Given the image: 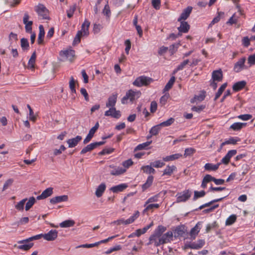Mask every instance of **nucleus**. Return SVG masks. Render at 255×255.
<instances>
[{"label": "nucleus", "mask_w": 255, "mask_h": 255, "mask_svg": "<svg viewBox=\"0 0 255 255\" xmlns=\"http://www.w3.org/2000/svg\"><path fill=\"white\" fill-rule=\"evenodd\" d=\"M251 40L250 39V38H249L248 37H247V36L244 37L242 40L243 45L245 47H248L250 44V41Z\"/></svg>", "instance_id": "nucleus-63"}, {"label": "nucleus", "mask_w": 255, "mask_h": 255, "mask_svg": "<svg viewBox=\"0 0 255 255\" xmlns=\"http://www.w3.org/2000/svg\"><path fill=\"white\" fill-rule=\"evenodd\" d=\"M166 227L159 225L154 230L153 233L150 236L149 238V242L147 245L153 244L155 247H158L161 245V236L166 231Z\"/></svg>", "instance_id": "nucleus-1"}, {"label": "nucleus", "mask_w": 255, "mask_h": 255, "mask_svg": "<svg viewBox=\"0 0 255 255\" xmlns=\"http://www.w3.org/2000/svg\"><path fill=\"white\" fill-rule=\"evenodd\" d=\"M174 121V119L172 118H170V119H168L167 121H164L163 122L159 124V126H160V127H168L170 126L173 123Z\"/></svg>", "instance_id": "nucleus-48"}, {"label": "nucleus", "mask_w": 255, "mask_h": 255, "mask_svg": "<svg viewBox=\"0 0 255 255\" xmlns=\"http://www.w3.org/2000/svg\"><path fill=\"white\" fill-rule=\"evenodd\" d=\"M151 142H152L151 141H146L145 142L138 144L135 148V150H139L145 149L148 146H149L151 144Z\"/></svg>", "instance_id": "nucleus-46"}, {"label": "nucleus", "mask_w": 255, "mask_h": 255, "mask_svg": "<svg viewBox=\"0 0 255 255\" xmlns=\"http://www.w3.org/2000/svg\"><path fill=\"white\" fill-rule=\"evenodd\" d=\"M175 77L174 76L171 77L170 78V80L167 82V83L166 84V85L164 88V91H167L169 89H170L172 88L174 83L175 82Z\"/></svg>", "instance_id": "nucleus-40"}, {"label": "nucleus", "mask_w": 255, "mask_h": 255, "mask_svg": "<svg viewBox=\"0 0 255 255\" xmlns=\"http://www.w3.org/2000/svg\"><path fill=\"white\" fill-rule=\"evenodd\" d=\"M105 143V141H99V142H95L91 143L88 145H87L86 147L83 148L81 151L80 153L81 154H84L87 152L90 151L93 149L96 148L99 146L102 145Z\"/></svg>", "instance_id": "nucleus-7"}, {"label": "nucleus", "mask_w": 255, "mask_h": 255, "mask_svg": "<svg viewBox=\"0 0 255 255\" xmlns=\"http://www.w3.org/2000/svg\"><path fill=\"white\" fill-rule=\"evenodd\" d=\"M76 5L75 4L70 6V8L67 10V16L69 18H71V17H72L73 13L76 10Z\"/></svg>", "instance_id": "nucleus-51"}, {"label": "nucleus", "mask_w": 255, "mask_h": 255, "mask_svg": "<svg viewBox=\"0 0 255 255\" xmlns=\"http://www.w3.org/2000/svg\"><path fill=\"white\" fill-rule=\"evenodd\" d=\"M186 231L187 230L185 226H178L176 227L173 232L174 237H183Z\"/></svg>", "instance_id": "nucleus-11"}, {"label": "nucleus", "mask_w": 255, "mask_h": 255, "mask_svg": "<svg viewBox=\"0 0 255 255\" xmlns=\"http://www.w3.org/2000/svg\"><path fill=\"white\" fill-rule=\"evenodd\" d=\"M224 13L222 11H220L218 12V15L213 18V19L211 22L209 24V26H212L213 25L219 22L221 19V16H223Z\"/></svg>", "instance_id": "nucleus-42"}, {"label": "nucleus", "mask_w": 255, "mask_h": 255, "mask_svg": "<svg viewBox=\"0 0 255 255\" xmlns=\"http://www.w3.org/2000/svg\"><path fill=\"white\" fill-rule=\"evenodd\" d=\"M160 238L161 245L170 242L172 240L173 232L168 231L164 234H162Z\"/></svg>", "instance_id": "nucleus-12"}, {"label": "nucleus", "mask_w": 255, "mask_h": 255, "mask_svg": "<svg viewBox=\"0 0 255 255\" xmlns=\"http://www.w3.org/2000/svg\"><path fill=\"white\" fill-rule=\"evenodd\" d=\"M53 193V188L51 187L48 188L44 190L41 195L37 197V200H42L47 198L51 196Z\"/></svg>", "instance_id": "nucleus-18"}, {"label": "nucleus", "mask_w": 255, "mask_h": 255, "mask_svg": "<svg viewBox=\"0 0 255 255\" xmlns=\"http://www.w3.org/2000/svg\"><path fill=\"white\" fill-rule=\"evenodd\" d=\"M161 129V127L160 126H159V124L157 125H156L154 127H153L150 130V133L151 134V135L150 137L152 135H155L158 134V132Z\"/></svg>", "instance_id": "nucleus-44"}, {"label": "nucleus", "mask_w": 255, "mask_h": 255, "mask_svg": "<svg viewBox=\"0 0 255 255\" xmlns=\"http://www.w3.org/2000/svg\"><path fill=\"white\" fill-rule=\"evenodd\" d=\"M82 138L81 136L77 135L74 138L68 139L67 142L68 144L69 147L73 148L76 146L78 142L81 140Z\"/></svg>", "instance_id": "nucleus-19"}, {"label": "nucleus", "mask_w": 255, "mask_h": 255, "mask_svg": "<svg viewBox=\"0 0 255 255\" xmlns=\"http://www.w3.org/2000/svg\"><path fill=\"white\" fill-rule=\"evenodd\" d=\"M106 186L105 183H102L100 184L96 189L95 195L97 197H100L102 196L103 193L106 190Z\"/></svg>", "instance_id": "nucleus-24"}, {"label": "nucleus", "mask_w": 255, "mask_h": 255, "mask_svg": "<svg viewBox=\"0 0 255 255\" xmlns=\"http://www.w3.org/2000/svg\"><path fill=\"white\" fill-rule=\"evenodd\" d=\"M192 10V6H188L184 9L181 13L180 17L178 18V21L185 20L189 16Z\"/></svg>", "instance_id": "nucleus-13"}, {"label": "nucleus", "mask_w": 255, "mask_h": 255, "mask_svg": "<svg viewBox=\"0 0 255 255\" xmlns=\"http://www.w3.org/2000/svg\"><path fill=\"white\" fill-rule=\"evenodd\" d=\"M103 13L106 15L107 17H110L111 15V10L110 9V6L108 4L105 5L104 8L103 10Z\"/></svg>", "instance_id": "nucleus-57"}, {"label": "nucleus", "mask_w": 255, "mask_h": 255, "mask_svg": "<svg viewBox=\"0 0 255 255\" xmlns=\"http://www.w3.org/2000/svg\"><path fill=\"white\" fill-rule=\"evenodd\" d=\"M237 220V216L235 214H232L230 216L226 221V225L230 226L233 224Z\"/></svg>", "instance_id": "nucleus-38"}, {"label": "nucleus", "mask_w": 255, "mask_h": 255, "mask_svg": "<svg viewBox=\"0 0 255 255\" xmlns=\"http://www.w3.org/2000/svg\"><path fill=\"white\" fill-rule=\"evenodd\" d=\"M201 225V224L200 222H198L197 224L193 228L191 229L189 233V235L191 239L194 240L196 238V236L198 234L200 231Z\"/></svg>", "instance_id": "nucleus-14"}, {"label": "nucleus", "mask_w": 255, "mask_h": 255, "mask_svg": "<svg viewBox=\"0 0 255 255\" xmlns=\"http://www.w3.org/2000/svg\"><path fill=\"white\" fill-rule=\"evenodd\" d=\"M157 105L155 101L151 102L150 104V112L154 113L157 110Z\"/></svg>", "instance_id": "nucleus-64"}, {"label": "nucleus", "mask_w": 255, "mask_h": 255, "mask_svg": "<svg viewBox=\"0 0 255 255\" xmlns=\"http://www.w3.org/2000/svg\"><path fill=\"white\" fill-rule=\"evenodd\" d=\"M223 74L221 70H216L212 73V79L214 81L220 82L222 81Z\"/></svg>", "instance_id": "nucleus-25"}, {"label": "nucleus", "mask_w": 255, "mask_h": 255, "mask_svg": "<svg viewBox=\"0 0 255 255\" xmlns=\"http://www.w3.org/2000/svg\"><path fill=\"white\" fill-rule=\"evenodd\" d=\"M182 156V155L180 153H176L163 157V160L164 161H173L179 158Z\"/></svg>", "instance_id": "nucleus-31"}, {"label": "nucleus", "mask_w": 255, "mask_h": 255, "mask_svg": "<svg viewBox=\"0 0 255 255\" xmlns=\"http://www.w3.org/2000/svg\"><path fill=\"white\" fill-rule=\"evenodd\" d=\"M99 127V124L97 122L96 123L95 126L90 129L88 135L83 140V143L84 144H86L90 141Z\"/></svg>", "instance_id": "nucleus-8"}, {"label": "nucleus", "mask_w": 255, "mask_h": 255, "mask_svg": "<svg viewBox=\"0 0 255 255\" xmlns=\"http://www.w3.org/2000/svg\"><path fill=\"white\" fill-rule=\"evenodd\" d=\"M122 249L121 246L120 245H117L114 247L111 248L108 250H107L105 253L107 255L112 253L114 251H119Z\"/></svg>", "instance_id": "nucleus-58"}, {"label": "nucleus", "mask_w": 255, "mask_h": 255, "mask_svg": "<svg viewBox=\"0 0 255 255\" xmlns=\"http://www.w3.org/2000/svg\"><path fill=\"white\" fill-rule=\"evenodd\" d=\"M248 63L250 66L255 64V53L249 56L248 57Z\"/></svg>", "instance_id": "nucleus-62"}, {"label": "nucleus", "mask_w": 255, "mask_h": 255, "mask_svg": "<svg viewBox=\"0 0 255 255\" xmlns=\"http://www.w3.org/2000/svg\"><path fill=\"white\" fill-rule=\"evenodd\" d=\"M191 192L189 190H185L176 194V202H185L190 198Z\"/></svg>", "instance_id": "nucleus-6"}, {"label": "nucleus", "mask_w": 255, "mask_h": 255, "mask_svg": "<svg viewBox=\"0 0 255 255\" xmlns=\"http://www.w3.org/2000/svg\"><path fill=\"white\" fill-rule=\"evenodd\" d=\"M194 193V195L193 199L194 201L199 198L204 197L206 194L205 192L203 190L201 191H195Z\"/></svg>", "instance_id": "nucleus-47"}, {"label": "nucleus", "mask_w": 255, "mask_h": 255, "mask_svg": "<svg viewBox=\"0 0 255 255\" xmlns=\"http://www.w3.org/2000/svg\"><path fill=\"white\" fill-rule=\"evenodd\" d=\"M205 97V92H203L199 95H195L193 98L191 99L190 102L191 103H194L196 101L201 102L204 100Z\"/></svg>", "instance_id": "nucleus-34"}, {"label": "nucleus", "mask_w": 255, "mask_h": 255, "mask_svg": "<svg viewBox=\"0 0 255 255\" xmlns=\"http://www.w3.org/2000/svg\"><path fill=\"white\" fill-rule=\"evenodd\" d=\"M58 236V232L56 230H51L46 234H42V238L48 241L55 240Z\"/></svg>", "instance_id": "nucleus-9"}, {"label": "nucleus", "mask_w": 255, "mask_h": 255, "mask_svg": "<svg viewBox=\"0 0 255 255\" xmlns=\"http://www.w3.org/2000/svg\"><path fill=\"white\" fill-rule=\"evenodd\" d=\"M176 169V167L174 165L169 166L167 165L166 168L163 170L162 176L168 175L170 176L172 173Z\"/></svg>", "instance_id": "nucleus-29"}, {"label": "nucleus", "mask_w": 255, "mask_h": 255, "mask_svg": "<svg viewBox=\"0 0 255 255\" xmlns=\"http://www.w3.org/2000/svg\"><path fill=\"white\" fill-rule=\"evenodd\" d=\"M27 200V198H24L17 203V204L15 205V208L19 211L23 210L24 209V204Z\"/></svg>", "instance_id": "nucleus-49"}, {"label": "nucleus", "mask_w": 255, "mask_h": 255, "mask_svg": "<svg viewBox=\"0 0 255 255\" xmlns=\"http://www.w3.org/2000/svg\"><path fill=\"white\" fill-rule=\"evenodd\" d=\"M140 96L141 92L140 91L129 90L126 92L125 96L122 99L121 102L123 104H127L128 100L130 102H133L135 100L138 99Z\"/></svg>", "instance_id": "nucleus-2"}, {"label": "nucleus", "mask_w": 255, "mask_h": 255, "mask_svg": "<svg viewBox=\"0 0 255 255\" xmlns=\"http://www.w3.org/2000/svg\"><path fill=\"white\" fill-rule=\"evenodd\" d=\"M34 9L39 16L41 17L42 19L48 20L50 19L48 16V10L43 4L39 3L35 6Z\"/></svg>", "instance_id": "nucleus-3"}, {"label": "nucleus", "mask_w": 255, "mask_h": 255, "mask_svg": "<svg viewBox=\"0 0 255 255\" xmlns=\"http://www.w3.org/2000/svg\"><path fill=\"white\" fill-rule=\"evenodd\" d=\"M68 197L67 195H64L62 196H56L52 198L50 200V202L52 204L60 203L62 202L67 201Z\"/></svg>", "instance_id": "nucleus-16"}, {"label": "nucleus", "mask_w": 255, "mask_h": 255, "mask_svg": "<svg viewBox=\"0 0 255 255\" xmlns=\"http://www.w3.org/2000/svg\"><path fill=\"white\" fill-rule=\"evenodd\" d=\"M33 246V243H30L28 244H24L22 245H19L18 246V249L22 250L24 251H28L31 249Z\"/></svg>", "instance_id": "nucleus-52"}, {"label": "nucleus", "mask_w": 255, "mask_h": 255, "mask_svg": "<svg viewBox=\"0 0 255 255\" xmlns=\"http://www.w3.org/2000/svg\"><path fill=\"white\" fill-rule=\"evenodd\" d=\"M39 32L38 36L37 42L39 44H41L43 41V38L45 35L44 29L42 25L39 26Z\"/></svg>", "instance_id": "nucleus-27"}, {"label": "nucleus", "mask_w": 255, "mask_h": 255, "mask_svg": "<svg viewBox=\"0 0 255 255\" xmlns=\"http://www.w3.org/2000/svg\"><path fill=\"white\" fill-rule=\"evenodd\" d=\"M29 16L27 12H25L24 14L23 18V23L25 24V31L27 33H32V25L33 22L32 21H28Z\"/></svg>", "instance_id": "nucleus-10"}, {"label": "nucleus", "mask_w": 255, "mask_h": 255, "mask_svg": "<svg viewBox=\"0 0 255 255\" xmlns=\"http://www.w3.org/2000/svg\"><path fill=\"white\" fill-rule=\"evenodd\" d=\"M179 45V43H174L170 46L169 48V51L171 55L173 54L177 50Z\"/></svg>", "instance_id": "nucleus-54"}, {"label": "nucleus", "mask_w": 255, "mask_h": 255, "mask_svg": "<svg viewBox=\"0 0 255 255\" xmlns=\"http://www.w3.org/2000/svg\"><path fill=\"white\" fill-rule=\"evenodd\" d=\"M252 118V115L250 114L241 115L238 116V118L243 121H248Z\"/></svg>", "instance_id": "nucleus-56"}, {"label": "nucleus", "mask_w": 255, "mask_h": 255, "mask_svg": "<svg viewBox=\"0 0 255 255\" xmlns=\"http://www.w3.org/2000/svg\"><path fill=\"white\" fill-rule=\"evenodd\" d=\"M151 166L155 168H160L165 165V163L161 160H156L154 162H151Z\"/></svg>", "instance_id": "nucleus-50"}, {"label": "nucleus", "mask_w": 255, "mask_h": 255, "mask_svg": "<svg viewBox=\"0 0 255 255\" xmlns=\"http://www.w3.org/2000/svg\"><path fill=\"white\" fill-rule=\"evenodd\" d=\"M127 187L128 185L127 184L123 183L111 187L110 190L114 193H118L123 191Z\"/></svg>", "instance_id": "nucleus-23"}, {"label": "nucleus", "mask_w": 255, "mask_h": 255, "mask_svg": "<svg viewBox=\"0 0 255 255\" xmlns=\"http://www.w3.org/2000/svg\"><path fill=\"white\" fill-rule=\"evenodd\" d=\"M118 98V94L114 93L110 96L108 100V102L106 103L107 107H112L115 108Z\"/></svg>", "instance_id": "nucleus-15"}, {"label": "nucleus", "mask_w": 255, "mask_h": 255, "mask_svg": "<svg viewBox=\"0 0 255 255\" xmlns=\"http://www.w3.org/2000/svg\"><path fill=\"white\" fill-rule=\"evenodd\" d=\"M110 167L111 168H114V169L110 171L111 174L113 175H120L123 174L126 171L125 169L120 167H117L114 168V167L112 166V165H110Z\"/></svg>", "instance_id": "nucleus-22"}, {"label": "nucleus", "mask_w": 255, "mask_h": 255, "mask_svg": "<svg viewBox=\"0 0 255 255\" xmlns=\"http://www.w3.org/2000/svg\"><path fill=\"white\" fill-rule=\"evenodd\" d=\"M35 59H36V53H35V52H34L32 54L31 57L28 61V67L29 68H34Z\"/></svg>", "instance_id": "nucleus-45"}, {"label": "nucleus", "mask_w": 255, "mask_h": 255, "mask_svg": "<svg viewBox=\"0 0 255 255\" xmlns=\"http://www.w3.org/2000/svg\"><path fill=\"white\" fill-rule=\"evenodd\" d=\"M75 224V222L72 220H65L60 224V227L61 228H69L73 227Z\"/></svg>", "instance_id": "nucleus-32"}, {"label": "nucleus", "mask_w": 255, "mask_h": 255, "mask_svg": "<svg viewBox=\"0 0 255 255\" xmlns=\"http://www.w3.org/2000/svg\"><path fill=\"white\" fill-rule=\"evenodd\" d=\"M152 81V79L145 76L137 77L133 82V85L136 87L147 86Z\"/></svg>", "instance_id": "nucleus-4"}, {"label": "nucleus", "mask_w": 255, "mask_h": 255, "mask_svg": "<svg viewBox=\"0 0 255 255\" xmlns=\"http://www.w3.org/2000/svg\"><path fill=\"white\" fill-rule=\"evenodd\" d=\"M113 113L112 114L111 117L116 119H119L121 116V112L120 111H118L116 109L114 108Z\"/></svg>", "instance_id": "nucleus-60"}, {"label": "nucleus", "mask_w": 255, "mask_h": 255, "mask_svg": "<svg viewBox=\"0 0 255 255\" xmlns=\"http://www.w3.org/2000/svg\"><path fill=\"white\" fill-rule=\"evenodd\" d=\"M227 86V83H224L219 88L217 92L216 93L215 97L214 98V101H216L222 94L223 91L225 90V88Z\"/></svg>", "instance_id": "nucleus-36"}, {"label": "nucleus", "mask_w": 255, "mask_h": 255, "mask_svg": "<svg viewBox=\"0 0 255 255\" xmlns=\"http://www.w3.org/2000/svg\"><path fill=\"white\" fill-rule=\"evenodd\" d=\"M35 202V199L34 197H31L29 198L28 202L26 204L25 206V210H29L34 205Z\"/></svg>", "instance_id": "nucleus-43"}, {"label": "nucleus", "mask_w": 255, "mask_h": 255, "mask_svg": "<svg viewBox=\"0 0 255 255\" xmlns=\"http://www.w3.org/2000/svg\"><path fill=\"white\" fill-rule=\"evenodd\" d=\"M180 22V25L178 27V30L180 32L187 33L189 28V24L184 20L179 21Z\"/></svg>", "instance_id": "nucleus-21"}, {"label": "nucleus", "mask_w": 255, "mask_h": 255, "mask_svg": "<svg viewBox=\"0 0 255 255\" xmlns=\"http://www.w3.org/2000/svg\"><path fill=\"white\" fill-rule=\"evenodd\" d=\"M59 55L63 61L69 60L71 62L75 56V51L71 49L62 50L60 52Z\"/></svg>", "instance_id": "nucleus-5"}, {"label": "nucleus", "mask_w": 255, "mask_h": 255, "mask_svg": "<svg viewBox=\"0 0 255 255\" xmlns=\"http://www.w3.org/2000/svg\"><path fill=\"white\" fill-rule=\"evenodd\" d=\"M83 35L81 34V31H78L75 37L73 43L76 44L80 42V38Z\"/></svg>", "instance_id": "nucleus-59"}, {"label": "nucleus", "mask_w": 255, "mask_h": 255, "mask_svg": "<svg viewBox=\"0 0 255 255\" xmlns=\"http://www.w3.org/2000/svg\"><path fill=\"white\" fill-rule=\"evenodd\" d=\"M225 197H222V198H218V199H216L213 200L211 201L210 202H209L208 203H205V204L200 206L199 207L198 209L201 210V209H203L204 208H205V207H209L211 205H212V204H213L214 203L222 201L224 198H225Z\"/></svg>", "instance_id": "nucleus-35"}, {"label": "nucleus", "mask_w": 255, "mask_h": 255, "mask_svg": "<svg viewBox=\"0 0 255 255\" xmlns=\"http://www.w3.org/2000/svg\"><path fill=\"white\" fill-rule=\"evenodd\" d=\"M159 194H156L152 197H150L146 202L144 206L149 203L156 202L158 201V198L159 197Z\"/></svg>", "instance_id": "nucleus-55"}, {"label": "nucleus", "mask_w": 255, "mask_h": 255, "mask_svg": "<svg viewBox=\"0 0 255 255\" xmlns=\"http://www.w3.org/2000/svg\"><path fill=\"white\" fill-rule=\"evenodd\" d=\"M245 61L246 58L243 57L235 63L234 69L236 72H239L243 69L245 66Z\"/></svg>", "instance_id": "nucleus-17"}, {"label": "nucleus", "mask_w": 255, "mask_h": 255, "mask_svg": "<svg viewBox=\"0 0 255 255\" xmlns=\"http://www.w3.org/2000/svg\"><path fill=\"white\" fill-rule=\"evenodd\" d=\"M20 46L23 50H27L29 47L28 40L25 38H21L20 40Z\"/></svg>", "instance_id": "nucleus-37"}, {"label": "nucleus", "mask_w": 255, "mask_h": 255, "mask_svg": "<svg viewBox=\"0 0 255 255\" xmlns=\"http://www.w3.org/2000/svg\"><path fill=\"white\" fill-rule=\"evenodd\" d=\"M196 151V150L193 148H187L185 149L184 156L186 157L193 155Z\"/></svg>", "instance_id": "nucleus-53"}, {"label": "nucleus", "mask_w": 255, "mask_h": 255, "mask_svg": "<svg viewBox=\"0 0 255 255\" xmlns=\"http://www.w3.org/2000/svg\"><path fill=\"white\" fill-rule=\"evenodd\" d=\"M247 125V123H235L230 127L234 130H239Z\"/></svg>", "instance_id": "nucleus-33"}, {"label": "nucleus", "mask_w": 255, "mask_h": 255, "mask_svg": "<svg viewBox=\"0 0 255 255\" xmlns=\"http://www.w3.org/2000/svg\"><path fill=\"white\" fill-rule=\"evenodd\" d=\"M12 182L13 179H12L7 180L3 185L2 191H4L7 189L8 187L12 184Z\"/></svg>", "instance_id": "nucleus-61"}, {"label": "nucleus", "mask_w": 255, "mask_h": 255, "mask_svg": "<svg viewBox=\"0 0 255 255\" xmlns=\"http://www.w3.org/2000/svg\"><path fill=\"white\" fill-rule=\"evenodd\" d=\"M141 169L143 170L144 172L147 174L154 173L155 172V170L152 167V166H151V164H150V165L142 166Z\"/></svg>", "instance_id": "nucleus-39"}, {"label": "nucleus", "mask_w": 255, "mask_h": 255, "mask_svg": "<svg viewBox=\"0 0 255 255\" xmlns=\"http://www.w3.org/2000/svg\"><path fill=\"white\" fill-rule=\"evenodd\" d=\"M75 81L73 78V77H70V80L69 81V88L71 92V94H75L76 93V91L75 89Z\"/></svg>", "instance_id": "nucleus-41"}, {"label": "nucleus", "mask_w": 255, "mask_h": 255, "mask_svg": "<svg viewBox=\"0 0 255 255\" xmlns=\"http://www.w3.org/2000/svg\"><path fill=\"white\" fill-rule=\"evenodd\" d=\"M90 24V22L87 19H85L82 25L81 30H79L81 31V34L82 35L87 36L89 34V27Z\"/></svg>", "instance_id": "nucleus-20"}, {"label": "nucleus", "mask_w": 255, "mask_h": 255, "mask_svg": "<svg viewBox=\"0 0 255 255\" xmlns=\"http://www.w3.org/2000/svg\"><path fill=\"white\" fill-rule=\"evenodd\" d=\"M220 165L221 163H218L216 164L207 163L204 165V168L206 171H216L219 168Z\"/></svg>", "instance_id": "nucleus-26"}, {"label": "nucleus", "mask_w": 255, "mask_h": 255, "mask_svg": "<svg viewBox=\"0 0 255 255\" xmlns=\"http://www.w3.org/2000/svg\"><path fill=\"white\" fill-rule=\"evenodd\" d=\"M153 180V177L152 176L150 175L148 177L145 183L142 185V189L143 191H145L151 185Z\"/></svg>", "instance_id": "nucleus-30"}, {"label": "nucleus", "mask_w": 255, "mask_h": 255, "mask_svg": "<svg viewBox=\"0 0 255 255\" xmlns=\"http://www.w3.org/2000/svg\"><path fill=\"white\" fill-rule=\"evenodd\" d=\"M246 85L245 81H241L236 83L233 86V89L234 91H239L244 88Z\"/></svg>", "instance_id": "nucleus-28"}]
</instances>
